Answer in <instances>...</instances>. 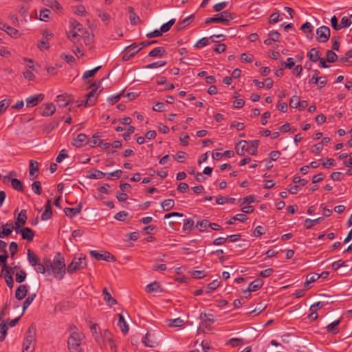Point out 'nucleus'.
I'll use <instances>...</instances> for the list:
<instances>
[{
  "mask_svg": "<svg viewBox=\"0 0 352 352\" xmlns=\"http://www.w3.org/2000/svg\"><path fill=\"white\" fill-rule=\"evenodd\" d=\"M84 337V335L79 332L76 327H70V336L67 340L69 352H82L80 344Z\"/></svg>",
  "mask_w": 352,
  "mask_h": 352,
  "instance_id": "f257e3e1",
  "label": "nucleus"
},
{
  "mask_svg": "<svg viewBox=\"0 0 352 352\" xmlns=\"http://www.w3.org/2000/svg\"><path fill=\"white\" fill-rule=\"evenodd\" d=\"M65 270V259L61 254L58 252L53 259L51 271L56 278L61 280L64 277Z\"/></svg>",
  "mask_w": 352,
  "mask_h": 352,
  "instance_id": "f03ea898",
  "label": "nucleus"
},
{
  "mask_svg": "<svg viewBox=\"0 0 352 352\" xmlns=\"http://www.w3.org/2000/svg\"><path fill=\"white\" fill-rule=\"evenodd\" d=\"M85 259L86 256L79 258L74 257L72 261L67 266V272L74 274L78 270L85 268L87 267Z\"/></svg>",
  "mask_w": 352,
  "mask_h": 352,
  "instance_id": "7ed1b4c3",
  "label": "nucleus"
},
{
  "mask_svg": "<svg viewBox=\"0 0 352 352\" xmlns=\"http://www.w3.org/2000/svg\"><path fill=\"white\" fill-rule=\"evenodd\" d=\"M27 256L29 263L32 266L35 267V270L37 272L45 274V270L41 266V263L40 261L39 258L38 256L33 252L31 250H28L27 251Z\"/></svg>",
  "mask_w": 352,
  "mask_h": 352,
  "instance_id": "20e7f679",
  "label": "nucleus"
},
{
  "mask_svg": "<svg viewBox=\"0 0 352 352\" xmlns=\"http://www.w3.org/2000/svg\"><path fill=\"white\" fill-rule=\"evenodd\" d=\"M100 87V84L96 85V83L90 86L91 88V91L87 95V100L84 104L85 107L93 106L96 102V96L98 95V89Z\"/></svg>",
  "mask_w": 352,
  "mask_h": 352,
  "instance_id": "39448f33",
  "label": "nucleus"
},
{
  "mask_svg": "<svg viewBox=\"0 0 352 352\" xmlns=\"http://www.w3.org/2000/svg\"><path fill=\"white\" fill-rule=\"evenodd\" d=\"M90 254L98 261L102 260L109 262H115L116 261V257L113 254L106 251L99 252L96 250H91Z\"/></svg>",
  "mask_w": 352,
  "mask_h": 352,
  "instance_id": "423d86ee",
  "label": "nucleus"
},
{
  "mask_svg": "<svg viewBox=\"0 0 352 352\" xmlns=\"http://www.w3.org/2000/svg\"><path fill=\"white\" fill-rule=\"evenodd\" d=\"M331 30L327 26H321L316 30L317 41L320 43L327 42L330 37Z\"/></svg>",
  "mask_w": 352,
  "mask_h": 352,
  "instance_id": "0eeeda50",
  "label": "nucleus"
},
{
  "mask_svg": "<svg viewBox=\"0 0 352 352\" xmlns=\"http://www.w3.org/2000/svg\"><path fill=\"white\" fill-rule=\"evenodd\" d=\"M36 334V328L33 324H31L28 331L27 336L24 340V350L28 351L30 348V345L34 341Z\"/></svg>",
  "mask_w": 352,
  "mask_h": 352,
  "instance_id": "6e6552de",
  "label": "nucleus"
},
{
  "mask_svg": "<svg viewBox=\"0 0 352 352\" xmlns=\"http://www.w3.org/2000/svg\"><path fill=\"white\" fill-rule=\"evenodd\" d=\"M140 50L141 48H138V45H137L135 43L130 45L126 47V52L122 58V60L124 61L129 60L131 58L133 57Z\"/></svg>",
  "mask_w": 352,
  "mask_h": 352,
  "instance_id": "1a4fd4ad",
  "label": "nucleus"
},
{
  "mask_svg": "<svg viewBox=\"0 0 352 352\" xmlns=\"http://www.w3.org/2000/svg\"><path fill=\"white\" fill-rule=\"evenodd\" d=\"M56 111V107L53 103H47L40 107V113L43 116H52Z\"/></svg>",
  "mask_w": 352,
  "mask_h": 352,
  "instance_id": "9d476101",
  "label": "nucleus"
},
{
  "mask_svg": "<svg viewBox=\"0 0 352 352\" xmlns=\"http://www.w3.org/2000/svg\"><path fill=\"white\" fill-rule=\"evenodd\" d=\"M44 94H40L37 95L31 96L26 98V105L28 107H33L36 106L40 102L44 99Z\"/></svg>",
  "mask_w": 352,
  "mask_h": 352,
  "instance_id": "9b49d317",
  "label": "nucleus"
},
{
  "mask_svg": "<svg viewBox=\"0 0 352 352\" xmlns=\"http://www.w3.org/2000/svg\"><path fill=\"white\" fill-rule=\"evenodd\" d=\"M14 229V226L12 221L8 222L6 224L0 225V238H4L9 236Z\"/></svg>",
  "mask_w": 352,
  "mask_h": 352,
  "instance_id": "f8f14e48",
  "label": "nucleus"
},
{
  "mask_svg": "<svg viewBox=\"0 0 352 352\" xmlns=\"http://www.w3.org/2000/svg\"><path fill=\"white\" fill-rule=\"evenodd\" d=\"M263 285V280L261 278H256L249 285L248 288L245 290L244 293H250L251 292H255L258 289L261 288Z\"/></svg>",
  "mask_w": 352,
  "mask_h": 352,
  "instance_id": "ddd939ff",
  "label": "nucleus"
},
{
  "mask_svg": "<svg viewBox=\"0 0 352 352\" xmlns=\"http://www.w3.org/2000/svg\"><path fill=\"white\" fill-rule=\"evenodd\" d=\"M20 233L21 234L22 239L28 241H32L34 236V232L27 227L22 228L20 230Z\"/></svg>",
  "mask_w": 352,
  "mask_h": 352,
  "instance_id": "4468645a",
  "label": "nucleus"
},
{
  "mask_svg": "<svg viewBox=\"0 0 352 352\" xmlns=\"http://www.w3.org/2000/svg\"><path fill=\"white\" fill-rule=\"evenodd\" d=\"M52 210L51 206V200L48 199L45 206V210L41 214L42 220H48L52 218Z\"/></svg>",
  "mask_w": 352,
  "mask_h": 352,
  "instance_id": "2eb2a0df",
  "label": "nucleus"
},
{
  "mask_svg": "<svg viewBox=\"0 0 352 352\" xmlns=\"http://www.w3.org/2000/svg\"><path fill=\"white\" fill-rule=\"evenodd\" d=\"M320 278L319 274L313 272L307 274L306 277V280L304 285V287L305 289H308L310 288L309 284L311 283H314L317 280Z\"/></svg>",
  "mask_w": 352,
  "mask_h": 352,
  "instance_id": "dca6fc26",
  "label": "nucleus"
},
{
  "mask_svg": "<svg viewBox=\"0 0 352 352\" xmlns=\"http://www.w3.org/2000/svg\"><path fill=\"white\" fill-rule=\"evenodd\" d=\"M28 294V287L25 285H21L16 290L15 297L18 300L23 299Z\"/></svg>",
  "mask_w": 352,
  "mask_h": 352,
  "instance_id": "f3484780",
  "label": "nucleus"
},
{
  "mask_svg": "<svg viewBox=\"0 0 352 352\" xmlns=\"http://www.w3.org/2000/svg\"><path fill=\"white\" fill-rule=\"evenodd\" d=\"M247 144L248 142L245 140L239 141L235 147L236 154L239 155H244L245 151H248Z\"/></svg>",
  "mask_w": 352,
  "mask_h": 352,
  "instance_id": "a211bd4d",
  "label": "nucleus"
},
{
  "mask_svg": "<svg viewBox=\"0 0 352 352\" xmlns=\"http://www.w3.org/2000/svg\"><path fill=\"white\" fill-rule=\"evenodd\" d=\"M142 342L144 344V346L147 347H155L158 346V342L153 339L151 338V334L146 333L143 338H142Z\"/></svg>",
  "mask_w": 352,
  "mask_h": 352,
  "instance_id": "6ab92c4d",
  "label": "nucleus"
},
{
  "mask_svg": "<svg viewBox=\"0 0 352 352\" xmlns=\"http://www.w3.org/2000/svg\"><path fill=\"white\" fill-rule=\"evenodd\" d=\"M87 137L84 133H80L77 135L76 138L74 139L72 144L77 147L80 148L82 146L84 142L87 140Z\"/></svg>",
  "mask_w": 352,
  "mask_h": 352,
  "instance_id": "aec40b11",
  "label": "nucleus"
},
{
  "mask_svg": "<svg viewBox=\"0 0 352 352\" xmlns=\"http://www.w3.org/2000/svg\"><path fill=\"white\" fill-rule=\"evenodd\" d=\"M118 318H118V324L121 331L124 334H126L129 332V325L126 323V322L125 321L124 316L122 314H119Z\"/></svg>",
  "mask_w": 352,
  "mask_h": 352,
  "instance_id": "412c9836",
  "label": "nucleus"
},
{
  "mask_svg": "<svg viewBox=\"0 0 352 352\" xmlns=\"http://www.w3.org/2000/svg\"><path fill=\"white\" fill-rule=\"evenodd\" d=\"M82 210V206L79 204L77 208H65L64 211L67 216L73 217L80 213Z\"/></svg>",
  "mask_w": 352,
  "mask_h": 352,
  "instance_id": "4be33fe9",
  "label": "nucleus"
},
{
  "mask_svg": "<svg viewBox=\"0 0 352 352\" xmlns=\"http://www.w3.org/2000/svg\"><path fill=\"white\" fill-rule=\"evenodd\" d=\"M166 54V50L162 47H157L154 48L148 53L150 57H162Z\"/></svg>",
  "mask_w": 352,
  "mask_h": 352,
  "instance_id": "5701e85b",
  "label": "nucleus"
},
{
  "mask_svg": "<svg viewBox=\"0 0 352 352\" xmlns=\"http://www.w3.org/2000/svg\"><path fill=\"white\" fill-rule=\"evenodd\" d=\"M67 38L69 39V41L72 42L74 44L78 45L80 43V41L82 40L81 36L74 30L67 33Z\"/></svg>",
  "mask_w": 352,
  "mask_h": 352,
  "instance_id": "b1692460",
  "label": "nucleus"
},
{
  "mask_svg": "<svg viewBox=\"0 0 352 352\" xmlns=\"http://www.w3.org/2000/svg\"><path fill=\"white\" fill-rule=\"evenodd\" d=\"M129 20L133 25H135L140 22V17L134 12V9L132 7L129 8Z\"/></svg>",
  "mask_w": 352,
  "mask_h": 352,
  "instance_id": "393cba45",
  "label": "nucleus"
},
{
  "mask_svg": "<svg viewBox=\"0 0 352 352\" xmlns=\"http://www.w3.org/2000/svg\"><path fill=\"white\" fill-rule=\"evenodd\" d=\"M0 29L6 32L9 35L13 36L18 34V30L8 25L6 23H0Z\"/></svg>",
  "mask_w": 352,
  "mask_h": 352,
  "instance_id": "a878e982",
  "label": "nucleus"
},
{
  "mask_svg": "<svg viewBox=\"0 0 352 352\" xmlns=\"http://www.w3.org/2000/svg\"><path fill=\"white\" fill-rule=\"evenodd\" d=\"M11 272L13 273L12 269L10 268L9 270H6V274H5V280H6V284H7L8 287H10V289H12L14 286V278H13L12 276L10 274Z\"/></svg>",
  "mask_w": 352,
  "mask_h": 352,
  "instance_id": "bb28decb",
  "label": "nucleus"
},
{
  "mask_svg": "<svg viewBox=\"0 0 352 352\" xmlns=\"http://www.w3.org/2000/svg\"><path fill=\"white\" fill-rule=\"evenodd\" d=\"M10 182L12 184V186L14 190H16L19 192L24 191L23 185L19 179H18L16 178H13V179H10Z\"/></svg>",
  "mask_w": 352,
  "mask_h": 352,
  "instance_id": "cd10ccee",
  "label": "nucleus"
},
{
  "mask_svg": "<svg viewBox=\"0 0 352 352\" xmlns=\"http://www.w3.org/2000/svg\"><path fill=\"white\" fill-rule=\"evenodd\" d=\"M167 324L170 327H182L184 324V321L180 318L170 319L167 320Z\"/></svg>",
  "mask_w": 352,
  "mask_h": 352,
  "instance_id": "c85d7f7f",
  "label": "nucleus"
},
{
  "mask_svg": "<svg viewBox=\"0 0 352 352\" xmlns=\"http://www.w3.org/2000/svg\"><path fill=\"white\" fill-rule=\"evenodd\" d=\"M212 316V314L201 313L200 314V319L203 320V322H201V326L206 327L208 326V322L210 323L213 322L214 319L211 318Z\"/></svg>",
  "mask_w": 352,
  "mask_h": 352,
  "instance_id": "c756f323",
  "label": "nucleus"
},
{
  "mask_svg": "<svg viewBox=\"0 0 352 352\" xmlns=\"http://www.w3.org/2000/svg\"><path fill=\"white\" fill-rule=\"evenodd\" d=\"M102 294L104 295V300L107 301L110 305L117 304L116 300L111 296L110 293L107 291V288L103 289Z\"/></svg>",
  "mask_w": 352,
  "mask_h": 352,
  "instance_id": "7c9ffc66",
  "label": "nucleus"
},
{
  "mask_svg": "<svg viewBox=\"0 0 352 352\" xmlns=\"http://www.w3.org/2000/svg\"><path fill=\"white\" fill-rule=\"evenodd\" d=\"M307 56L312 62H317L320 59L319 52L316 48H311L307 54Z\"/></svg>",
  "mask_w": 352,
  "mask_h": 352,
  "instance_id": "2f4dec72",
  "label": "nucleus"
},
{
  "mask_svg": "<svg viewBox=\"0 0 352 352\" xmlns=\"http://www.w3.org/2000/svg\"><path fill=\"white\" fill-rule=\"evenodd\" d=\"M161 206L164 211H169L175 206V201L173 199H168L162 202Z\"/></svg>",
  "mask_w": 352,
  "mask_h": 352,
  "instance_id": "473e14b6",
  "label": "nucleus"
},
{
  "mask_svg": "<svg viewBox=\"0 0 352 352\" xmlns=\"http://www.w3.org/2000/svg\"><path fill=\"white\" fill-rule=\"evenodd\" d=\"M27 218L28 217H27L26 210H21L16 218V221H15V223L22 225L23 226L26 223Z\"/></svg>",
  "mask_w": 352,
  "mask_h": 352,
  "instance_id": "72a5a7b5",
  "label": "nucleus"
},
{
  "mask_svg": "<svg viewBox=\"0 0 352 352\" xmlns=\"http://www.w3.org/2000/svg\"><path fill=\"white\" fill-rule=\"evenodd\" d=\"M68 96L65 95H59L57 96V102L60 107H65L69 104Z\"/></svg>",
  "mask_w": 352,
  "mask_h": 352,
  "instance_id": "f704fd0d",
  "label": "nucleus"
},
{
  "mask_svg": "<svg viewBox=\"0 0 352 352\" xmlns=\"http://www.w3.org/2000/svg\"><path fill=\"white\" fill-rule=\"evenodd\" d=\"M248 219V217L245 214H237L234 217L231 218L228 221V223L230 225H232L236 221H239L241 222H244Z\"/></svg>",
  "mask_w": 352,
  "mask_h": 352,
  "instance_id": "c9c22d12",
  "label": "nucleus"
},
{
  "mask_svg": "<svg viewBox=\"0 0 352 352\" xmlns=\"http://www.w3.org/2000/svg\"><path fill=\"white\" fill-rule=\"evenodd\" d=\"M52 265V261L48 257H45L43 258V263H41V266L45 270V273L50 274L51 273V267Z\"/></svg>",
  "mask_w": 352,
  "mask_h": 352,
  "instance_id": "e433bc0d",
  "label": "nucleus"
},
{
  "mask_svg": "<svg viewBox=\"0 0 352 352\" xmlns=\"http://www.w3.org/2000/svg\"><path fill=\"white\" fill-rule=\"evenodd\" d=\"M340 321H341V320L338 319V320L333 322L332 323L328 324L327 327V331L329 332H332L334 334L338 333L339 331H338V329L336 328V327L340 324Z\"/></svg>",
  "mask_w": 352,
  "mask_h": 352,
  "instance_id": "4c0bfd02",
  "label": "nucleus"
},
{
  "mask_svg": "<svg viewBox=\"0 0 352 352\" xmlns=\"http://www.w3.org/2000/svg\"><path fill=\"white\" fill-rule=\"evenodd\" d=\"M82 40L83 41L85 45H90L94 38V34L92 33H89L88 32H85L84 34L81 36Z\"/></svg>",
  "mask_w": 352,
  "mask_h": 352,
  "instance_id": "58836bf2",
  "label": "nucleus"
},
{
  "mask_svg": "<svg viewBox=\"0 0 352 352\" xmlns=\"http://www.w3.org/2000/svg\"><path fill=\"white\" fill-rule=\"evenodd\" d=\"M160 288V284L157 281H154L148 284L146 287V291L148 293L156 292Z\"/></svg>",
  "mask_w": 352,
  "mask_h": 352,
  "instance_id": "ea45409f",
  "label": "nucleus"
},
{
  "mask_svg": "<svg viewBox=\"0 0 352 352\" xmlns=\"http://www.w3.org/2000/svg\"><path fill=\"white\" fill-rule=\"evenodd\" d=\"M38 171V163L33 160L30 161V175L33 176L35 173Z\"/></svg>",
  "mask_w": 352,
  "mask_h": 352,
  "instance_id": "a19ab883",
  "label": "nucleus"
},
{
  "mask_svg": "<svg viewBox=\"0 0 352 352\" xmlns=\"http://www.w3.org/2000/svg\"><path fill=\"white\" fill-rule=\"evenodd\" d=\"M105 175L106 174L104 173H103L100 170H95L93 173H89V175H87V177L89 179H97L102 178L103 177L105 176Z\"/></svg>",
  "mask_w": 352,
  "mask_h": 352,
  "instance_id": "79ce46f5",
  "label": "nucleus"
},
{
  "mask_svg": "<svg viewBox=\"0 0 352 352\" xmlns=\"http://www.w3.org/2000/svg\"><path fill=\"white\" fill-rule=\"evenodd\" d=\"M326 56H327V61L328 63H334L338 59L337 54L332 50H327Z\"/></svg>",
  "mask_w": 352,
  "mask_h": 352,
  "instance_id": "37998d69",
  "label": "nucleus"
},
{
  "mask_svg": "<svg viewBox=\"0 0 352 352\" xmlns=\"http://www.w3.org/2000/svg\"><path fill=\"white\" fill-rule=\"evenodd\" d=\"M196 227L199 228L200 232H204L209 227V221L207 219L199 221L197 223Z\"/></svg>",
  "mask_w": 352,
  "mask_h": 352,
  "instance_id": "c03bdc74",
  "label": "nucleus"
},
{
  "mask_svg": "<svg viewBox=\"0 0 352 352\" xmlns=\"http://www.w3.org/2000/svg\"><path fill=\"white\" fill-rule=\"evenodd\" d=\"M101 68V66H98V67H95L94 69H91V70H89V71H86L84 72L83 74V76H82V78L83 79H87L89 78H91V77H93L94 76V75L96 74V73Z\"/></svg>",
  "mask_w": 352,
  "mask_h": 352,
  "instance_id": "a18cd8bd",
  "label": "nucleus"
},
{
  "mask_svg": "<svg viewBox=\"0 0 352 352\" xmlns=\"http://www.w3.org/2000/svg\"><path fill=\"white\" fill-rule=\"evenodd\" d=\"M35 297H36V294H33L30 295L25 300V301L23 302V312H24L26 310V309L30 305V304L32 302V301L34 300Z\"/></svg>",
  "mask_w": 352,
  "mask_h": 352,
  "instance_id": "49530a36",
  "label": "nucleus"
},
{
  "mask_svg": "<svg viewBox=\"0 0 352 352\" xmlns=\"http://www.w3.org/2000/svg\"><path fill=\"white\" fill-rule=\"evenodd\" d=\"M8 326L6 323L2 322L0 325V342H2L7 334Z\"/></svg>",
  "mask_w": 352,
  "mask_h": 352,
  "instance_id": "de8ad7c7",
  "label": "nucleus"
},
{
  "mask_svg": "<svg viewBox=\"0 0 352 352\" xmlns=\"http://www.w3.org/2000/svg\"><path fill=\"white\" fill-rule=\"evenodd\" d=\"M46 6L50 7L52 9L54 10H58L62 9V7L60 5V3L56 0H47Z\"/></svg>",
  "mask_w": 352,
  "mask_h": 352,
  "instance_id": "09e8293b",
  "label": "nucleus"
},
{
  "mask_svg": "<svg viewBox=\"0 0 352 352\" xmlns=\"http://www.w3.org/2000/svg\"><path fill=\"white\" fill-rule=\"evenodd\" d=\"M32 190L37 195H41L42 192L41 184L39 181H35L32 184Z\"/></svg>",
  "mask_w": 352,
  "mask_h": 352,
  "instance_id": "8fccbe9b",
  "label": "nucleus"
},
{
  "mask_svg": "<svg viewBox=\"0 0 352 352\" xmlns=\"http://www.w3.org/2000/svg\"><path fill=\"white\" fill-rule=\"evenodd\" d=\"M175 19H170L167 23L163 24L160 28L162 33L168 32L170 29L172 25L175 23Z\"/></svg>",
  "mask_w": 352,
  "mask_h": 352,
  "instance_id": "3c124183",
  "label": "nucleus"
},
{
  "mask_svg": "<svg viewBox=\"0 0 352 352\" xmlns=\"http://www.w3.org/2000/svg\"><path fill=\"white\" fill-rule=\"evenodd\" d=\"M26 272L23 270H21L16 274V281L20 283L23 282L26 278Z\"/></svg>",
  "mask_w": 352,
  "mask_h": 352,
  "instance_id": "603ef678",
  "label": "nucleus"
},
{
  "mask_svg": "<svg viewBox=\"0 0 352 352\" xmlns=\"http://www.w3.org/2000/svg\"><path fill=\"white\" fill-rule=\"evenodd\" d=\"M57 122H51L45 124L43 126V133L46 134L50 133L57 126Z\"/></svg>",
  "mask_w": 352,
  "mask_h": 352,
  "instance_id": "864d4df0",
  "label": "nucleus"
},
{
  "mask_svg": "<svg viewBox=\"0 0 352 352\" xmlns=\"http://www.w3.org/2000/svg\"><path fill=\"white\" fill-rule=\"evenodd\" d=\"M220 285V282L217 280H213L212 283H209L207 286V293H210L211 291L215 290Z\"/></svg>",
  "mask_w": 352,
  "mask_h": 352,
  "instance_id": "5fc2aeb1",
  "label": "nucleus"
},
{
  "mask_svg": "<svg viewBox=\"0 0 352 352\" xmlns=\"http://www.w3.org/2000/svg\"><path fill=\"white\" fill-rule=\"evenodd\" d=\"M300 98L297 96H293L289 100V106L291 108H298Z\"/></svg>",
  "mask_w": 352,
  "mask_h": 352,
  "instance_id": "6e6d98bb",
  "label": "nucleus"
},
{
  "mask_svg": "<svg viewBox=\"0 0 352 352\" xmlns=\"http://www.w3.org/2000/svg\"><path fill=\"white\" fill-rule=\"evenodd\" d=\"M105 345H108L111 351L117 352V346L114 343V340L112 338H107V340L104 342Z\"/></svg>",
  "mask_w": 352,
  "mask_h": 352,
  "instance_id": "4d7b16f0",
  "label": "nucleus"
},
{
  "mask_svg": "<svg viewBox=\"0 0 352 352\" xmlns=\"http://www.w3.org/2000/svg\"><path fill=\"white\" fill-rule=\"evenodd\" d=\"M50 10L48 9H43L40 12V19L41 21H47L49 19V14L50 13Z\"/></svg>",
  "mask_w": 352,
  "mask_h": 352,
  "instance_id": "13d9d810",
  "label": "nucleus"
},
{
  "mask_svg": "<svg viewBox=\"0 0 352 352\" xmlns=\"http://www.w3.org/2000/svg\"><path fill=\"white\" fill-rule=\"evenodd\" d=\"M10 252L12 258H14V255L18 251V245L16 242H11L10 244Z\"/></svg>",
  "mask_w": 352,
  "mask_h": 352,
  "instance_id": "bf43d9fd",
  "label": "nucleus"
},
{
  "mask_svg": "<svg viewBox=\"0 0 352 352\" xmlns=\"http://www.w3.org/2000/svg\"><path fill=\"white\" fill-rule=\"evenodd\" d=\"M23 77L29 80L32 81L35 79V75L30 70L26 69L23 72Z\"/></svg>",
  "mask_w": 352,
  "mask_h": 352,
  "instance_id": "052dcab7",
  "label": "nucleus"
},
{
  "mask_svg": "<svg viewBox=\"0 0 352 352\" xmlns=\"http://www.w3.org/2000/svg\"><path fill=\"white\" fill-rule=\"evenodd\" d=\"M68 155L67 153V151L65 149H63L60 151L58 155L56 161L58 163H60L65 158L67 157Z\"/></svg>",
  "mask_w": 352,
  "mask_h": 352,
  "instance_id": "680f3d73",
  "label": "nucleus"
},
{
  "mask_svg": "<svg viewBox=\"0 0 352 352\" xmlns=\"http://www.w3.org/2000/svg\"><path fill=\"white\" fill-rule=\"evenodd\" d=\"M268 36L273 41H278L280 37V33L276 30L270 32Z\"/></svg>",
  "mask_w": 352,
  "mask_h": 352,
  "instance_id": "e2e57ef3",
  "label": "nucleus"
},
{
  "mask_svg": "<svg viewBox=\"0 0 352 352\" xmlns=\"http://www.w3.org/2000/svg\"><path fill=\"white\" fill-rule=\"evenodd\" d=\"M194 226V221L190 219H185L183 230L184 231L190 230Z\"/></svg>",
  "mask_w": 352,
  "mask_h": 352,
  "instance_id": "0e129e2a",
  "label": "nucleus"
},
{
  "mask_svg": "<svg viewBox=\"0 0 352 352\" xmlns=\"http://www.w3.org/2000/svg\"><path fill=\"white\" fill-rule=\"evenodd\" d=\"M153 110L157 112H162L165 110V104L163 102H157L153 107Z\"/></svg>",
  "mask_w": 352,
  "mask_h": 352,
  "instance_id": "69168bd1",
  "label": "nucleus"
},
{
  "mask_svg": "<svg viewBox=\"0 0 352 352\" xmlns=\"http://www.w3.org/2000/svg\"><path fill=\"white\" fill-rule=\"evenodd\" d=\"M10 103V100H3L0 102V114L1 112L5 111L9 107Z\"/></svg>",
  "mask_w": 352,
  "mask_h": 352,
  "instance_id": "338daca9",
  "label": "nucleus"
},
{
  "mask_svg": "<svg viewBox=\"0 0 352 352\" xmlns=\"http://www.w3.org/2000/svg\"><path fill=\"white\" fill-rule=\"evenodd\" d=\"M127 215H128V213L126 212L121 211V212H119L117 214H116L114 217L116 219H117L118 221H124L126 219Z\"/></svg>",
  "mask_w": 352,
  "mask_h": 352,
  "instance_id": "774afa93",
  "label": "nucleus"
}]
</instances>
